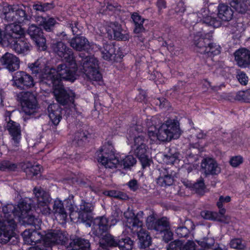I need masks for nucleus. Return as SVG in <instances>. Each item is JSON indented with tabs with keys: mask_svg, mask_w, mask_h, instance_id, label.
Listing matches in <instances>:
<instances>
[{
	"mask_svg": "<svg viewBox=\"0 0 250 250\" xmlns=\"http://www.w3.org/2000/svg\"><path fill=\"white\" fill-rule=\"evenodd\" d=\"M235 60L237 64L241 67L250 65V51L245 48H240L234 53Z\"/></svg>",
	"mask_w": 250,
	"mask_h": 250,
	"instance_id": "23",
	"label": "nucleus"
},
{
	"mask_svg": "<svg viewBox=\"0 0 250 250\" xmlns=\"http://www.w3.org/2000/svg\"><path fill=\"white\" fill-rule=\"evenodd\" d=\"M49 117L52 123L57 125L60 122L62 117V108L57 104H50L47 108Z\"/></svg>",
	"mask_w": 250,
	"mask_h": 250,
	"instance_id": "25",
	"label": "nucleus"
},
{
	"mask_svg": "<svg viewBox=\"0 0 250 250\" xmlns=\"http://www.w3.org/2000/svg\"><path fill=\"white\" fill-rule=\"evenodd\" d=\"M28 68L31 71L32 73L36 75L42 72V66L38 61L29 63Z\"/></svg>",
	"mask_w": 250,
	"mask_h": 250,
	"instance_id": "48",
	"label": "nucleus"
},
{
	"mask_svg": "<svg viewBox=\"0 0 250 250\" xmlns=\"http://www.w3.org/2000/svg\"><path fill=\"white\" fill-rule=\"evenodd\" d=\"M157 6L159 13H161L163 10L166 8V2L164 0H158Z\"/></svg>",
	"mask_w": 250,
	"mask_h": 250,
	"instance_id": "64",
	"label": "nucleus"
},
{
	"mask_svg": "<svg viewBox=\"0 0 250 250\" xmlns=\"http://www.w3.org/2000/svg\"><path fill=\"white\" fill-rule=\"evenodd\" d=\"M0 62L10 71H15L20 67V61L19 58L9 52L6 53L1 57Z\"/></svg>",
	"mask_w": 250,
	"mask_h": 250,
	"instance_id": "20",
	"label": "nucleus"
},
{
	"mask_svg": "<svg viewBox=\"0 0 250 250\" xmlns=\"http://www.w3.org/2000/svg\"><path fill=\"white\" fill-rule=\"evenodd\" d=\"M146 152H143L142 153H140V154L135 153V155L138 157L141 163L143 168L149 167L151 162V160L148 158V156L146 154Z\"/></svg>",
	"mask_w": 250,
	"mask_h": 250,
	"instance_id": "46",
	"label": "nucleus"
},
{
	"mask_svg": "<svg viewBox=\"0 0 250 250\" xmlns=\"http://www.w3.org/2000/svg\"><path fill=\"white\" fill-rule=\"evenodd\" d=\"M230 247L234 249L244 250L246 249V243L240 238H234L232 239L229 243Z\"/></svg>",
	"mask_w": 250,
	"mask_h": 250,
	"instance_id": "44",
	"label": "nucleus"
},
{
	"mask_svg": "<svg viewBox=\"0 0 250 250\" xmlns=\"http://www.w3.org/2000/svg\"><path fill=\"white\" fill-rule=\"evenodd\" d=\"M115 52V48L114 45L106 44L101 51L102 58L105 60L111 61L116 57Z\"/></svg>",
	"mask_w": 250,
	"mask_h": 250,
	"instance_id": "38",
	"label": "nucleus"
},
{
	"mask_svg": "<svg viewBox=\"0 0 250 250\" xmlns=\"http://www.w3.org/2000/svg\"><path fill=\"white\" fill-rule=\"evenodd\" d=\"M29 239L32 245L42 239L44 245L48 247L56 245H65L69 240L68 234L60 229L50 230L45 232L44 234L34 230L30 234Z\"/></svg>",
	"mask_w": 250,
	"mask_h": 250,
	"instance_id": "2",
	"label": "nucleus"
},
{
	"mask_svg": "<svg viewBox=\"0 0 250 250\" xmlns=\"http://www.w3.org/2000/svg\"><path fill=\"white\" fill-rule=\"evenodd\" d=\"M201 169L206 176L217 175L221 171V168L216 160L209 157L203 158L201 163Z\"/></svg>",
	"mask_w": 250,
	"mask_h": 250,
	"instance_id": "13",
	"label": "nucleus"
},
{
	"mask_svg": "<svg viewBox=\"0 0 250 250\" xmlns=\"http://www.w3.org/2000/svg\"><path fill=\"white\" fill-rule=\"evenodd\" d=\"M229 2L230 7L238 13L244 14L248 9L247 3L243 0H229Z\"/></svg>",
	"mask_w": 250,
	"mask_h": 250,
	"instance_id": "37",
	"label": "nucleus"
},
{
	"mask_svg": "<svg viewBox=\"0 0 250 250\" xmlns=\"http://www.w3.org/2000/svg\"><path fill=\"white\" fill-rule=\"evenodd\" d=\"M27 33L40 49L42 50L46 49V39L43 35L42 30L40 27L32 24L29 27Z\"/></svg>",
	"mask_w": 250,
	"mask_h": 250,
	"instance_id": "17",
	"label": "nucleus"
},
{
	"mask_svg": "<svg viewBox=\"0 0 250 250\" xmlns=\"http://www.w3.org/2000/svg\"><path fill=\"white\" fill-rule=\"evenodd\" d=\"M54 94L57 101L61 105H69L74 103L75 95L71 90L61 87L55 88Z\"/></svg>",
	"mask_w": 250,
	"mask_h": 250,
	"instance_id": "15",
	"label": "nucleus"
},
{
	"mask_svg": "<svg viewBox=\"0 0 250 250\" xmlns=\"http://www.w3.org/2000/svg\"><path fill=\"white\" fill-rule=\"evenodd\" d=\"M53 52L60 57L63 58L67 63H69L73 67L76 66V61L71 49L61 41L56 42L51 45Z\"/></svg>",
	"mask_w": 250,
	"mask_h": 250,
	"instance_id": "9",
	"label": "nucleus"
},
{
	"mask_svg": "<svg viewBox=\"0 0 250 250\" xmlns=\"http://www.w3.org/2000/svg\"><path fill=\"white\" fill-rule=\"evenodd\" d=\"M127 185L130 189L132 191H136L139 188L138 183L136 180H130L128 183Z\"/></svg>",
	"mask_w": 250,
	"mask_h": 250,
	"instance_id": "63",
	"label": "nucleus"
},
{
	"mask_svg": "<svg viewBox=\"0 0 250 250\" xmlns=\"http://www.w3.org/2000/svg\"><path fill=\"white\" fill-rule=\"evenodd\" d=\"M70 246L72 247V250H90V247L88 240L81 238L74 239Z\"/></svg>",
	"mask_w": 250,
	"mask_h": 250,
	"instance_id": "36",
	"label": "nucleus"
},
{
	"mask_svg": "<svg viewBox=\"0 0 250 250\" xmlns=\"http://www.w3.org/2000/svg\"><path fill=\"white\" fill-rule=\"evenodd\" d=\"M119 159L115 156L113 148L109 145L102 149V152L98 154V162L104 166L105 168H114L124 166V168L132 167L136 164V160L132 155H127L125 158Z\"/></svg>",
	"mask_w": 250,
	"mask_h": 250,
	"instance_id": "1",
	"label": "nucleus"
},
{
	"mask_svg": "<svg viewBox=\"0 0 250 250\" xmlns=\"http://www.w3.org/2000/svg\"><path fill=\"white\" fill-rule=\"evenodd\" d=\"M17 98L26 114L30 115L36 112L38 105L36 97L32 92H21L18 94Z\"/></svg>",
	"mask_w": 250,
	"mask_h": 250,
	"instance_id": "7",
	"label": "nucleus"
},
{
	"mask_svg": "<svg viewBox=\"0 0 250 250\" xmlns=\"http://www.w3.org/2000/svg\"><path fill=\"white\" fill-rule=\"evenodd\" d=\"M14 209L12 205H7L2 208V211L0 212V243L1 244L8 243L13 236L16 224L13 218V213L9 214L8 210Z\"/></svg>",
	"mask_w": 250,
	"mask_h": 250,
	"instance_id": "3",
	"label": "nucleus"
},
{
	"mask_svg": "<svg viewBox=\"0 0 250 250\" xmlns=\"http://www.w3.org/2000/svg\"><path fill=\"white\" fill-rule=\"evenodd\" d=\"M19 168L18 165L10 161L3 160L0 162V170L6 171H15Z\"/></svg>",
	"mask_w": 250,
	"mask_h": 250,
	"instance_id": "43",
	"label": "nucleus"
},
{
	"mask_svg": "<svg viewBox=\"0 0 250 250\" xmlns=\"http://www.w3.org/2000/svg\"><path fill=\"white\" fill-rule=\"evenodd\" d=\"M1 17L7 21H16L15 5H8L3 7Z\"/></svg>",
	"mask_w": 250,
	"mask_h": 250,
	"instance_id": "35",
	"label": "nucleus"
},
{
	"mask_svg": "<svg viewBox=\"0 0 250 250\" xmlns=\"http://www.w3.org/2000/svg\"><path fill=\"white\" fill-rule=\"evenodd\" d=\"M231 198L229 196L224 197L220 196L219 198L218 201L217 202V206L218 208L223 207V204L229 203L230 201Z\"/></svg>",
	"mask_w": 250,
	"mask_h": 250,
	"instance_id": "59",
	"label": "nucleus"
},
{
	"mask_svg": "<svg viewBox=\"0 0 250 250\" xmlns=\"http://www.w3.org/2000/svg\"><path fill=\"white\" fill-rule=\"evenodd\" d=\"M229 163L233 167H237L243 163V158L240 155L232 156L230 158Z\"/></svg>",
	"mask_w": 250,
	"mask_h": 250,
	"instance_id": "51",
	"label": "nucleus"
},
{
	"mask_svg": "<svg viewBox=\"0 0 250 250\" xmlns=\"http://www.w3.org/2000/svg\"><path fill=\"white\" fill-rule=\"evenodd\" d=\"M196 244L193 241H188L185 245H182L181 250H195Z\"/></svg>",
	"mask_w": 250,
	"mask_h": 250,
	"instance_id": "60",
	"label": "nucleus"
},
{
	"mask_svg": "<svg viewBox=\"0 0 250 250\" xmlns=\"http://www.w3.org/2000/svg\"><path fill=\"white\" fill-rule=\"evenodd\" d=\"M146 225L148 229L154 230L158 233H162L169 229V222L167 217L156 219L153 213L146 218Z\"/></svg>",
	"mask_w": 250,
	"mask_h": 250,
	"instance_id": "11",
	"label": "nucleus"
},
{
	"mask_svg": "<svg viewBox=\"0 0 250 250\" xmlns=\"http://www.w3.org/2000/svg\"><path fill=\"white\" fill-rule=\"evenodd\" d=\"M12 205L14 207V209L12 210L8 209V211L9 212V214H11V212L13 213V218L14 219L16 217L19 218L23 217V216L28 214L31 210V206L30 204L24 202L20 203L17 207L14 206L13 204Z\"/></svg>",
	"mask_w": 250,
	"mask_h": 250,
	"instance_id": "28",
	"label": "nucleus"
},
{
	"mask_svg": "<svg viewBox=\"0 0 250 250\" xmlns=\"http://www.w3.org/2000/svg\"><path fill=\"white\" fill-rule=\"evenodd\" d=\"M117 246L120 250H132L134 242L129 237L122 238L118 240Z\"/></svg>",
	"mask_w": 250,
	"mask_h": 250,
	"instance_id": "42",
	"label": "nucleus"
},
{
	"mask_svg": "<svg viewBox=\"0 0 250 250\" xmlns=\"http://www.w3.org/2000/svg\"><path fill=\"white\" fill-rule=\"evenodd\" d=\"M163 232L164 233L163 239L165 242L167 243L172 239L173 233L169 230V229H167V230H165Z\"/></svg>",
	"mask_w": 250,
	"mask_h": 250,
	"instance_id": "62",
	"label": "nucleus"
},
{
	"mask_svg": "<svg viewBox=\"0 0 250 250\" xmlns=\"http://www.w3.org/2000/svg\"><path fill=\"white\" fill-rule=\"evenodd\" d=\"M131 19L134 24L133 32L135 34H140L145 31V28L144 23L147 19L143 18L137 13H133L131 15Z\"/></svg>",
	"mask_w": 250,
	"mask_h": 250,
	"instance_id": "32",
	"label": "nucleus"
},
{
	"mask_svg": "<svg viewBox=\"0 0 250 250\" xmlns=\"http://www.w3.org/2000/svg\"><path fill=\"white\" fill-rule=\"evenodd\" d=\"M135 231H130L133 234L137 235L141 249L148 247L151 243V239L148 232L143 228V223H139Z\"/></svg>",
	"mask_w": 250,
	"mask_h": 250,
	"instance_id": "21",
	"label": "nucleus"
},
{
	"mask_svg": "<svg viewBox=\"0 0 250 250\" xmlns=\"http://www.w3.org/2000/svg\"><path fill=\"white\" fill-rule=\"evenodd\" d=\"M179 153L176 152L174 154H167L165 155L164 160L167 164H174L176 161L179 160Z\"/></svg>",
	"mask_w": 250,
	"mask_h": 250,
	"instance_id": "50",
	"label": "nucleus"
},
{
	"mask_svg": "<svg viewBox=\"0 0 250 250\" xmlns=\"http://www.w3.org/2000/svg\"><path fill=\"white\" fill-rule=\"evenodd\" d=\"M40 170L41 167L40 165H36L35 166H32L27 174H32L33 176L37 175L40 173Z\"/></svg>",
	"mask_w": 250,
	"mask_h": 250,
	"instance_id": "61",
	"label": "nucleus"
},
{
	"mask_svg": "<svg viewBox=\"0 0 250 250\" xmlns=\"http://www.w3.org/2000/svg\"><path fill=\"white\" fill-rule=\"evenodd\" d=\"M33 192L37 199V211L45 215H50L51 209L49 205L51 198L48 193L40 187H35Z\"/></svg>",
	"mask_w": 250,
	"mask_h": 250,
	"instance_id": "8",
	"label": "nucleus"
},
{
	"mask_svg": "<svg viewBox=\"0 0 250 250\" xmlns=\"http://www.w3.org/2000/svg\"><path fill=\"white\" fill-rule=\"evenodd\" d=\"M77 25L78 23L76 21L68 22L66 25L67 27L69 28L71 30L73 35H78L80 33L79 29Z\"/></svg>",
	"mask_w": 250,
	"mask_h": 250,
	"instance_id": "56",
	"label": "nucleus"
},
{
	"mask_svg": "<svg viewBox=\"0 0 250 250\" xmlns=\"http://www.w3.org/2000/svg\"><path fill=\"white\" fill-rule=\"evenodd\" d=\"M106 32L108 37L117 40L126 41L129 38L128 33L116 22L110 23L106 28Z\"/></svg>",
	"mask_w": 250,
	"mask_h": 250,
	"instance_id": "14",
	"label": "nucleus"
},
{
	"mask_svg": "<svg viewBox=\"0 0 250 250\" xmlns=\"http://www.w3.org/2000/svg\"><path fill=\"white\" fill-rule=\"evenodd\" d=\"M53 212L57 217L59 218L60 221L62 222L66 221L67 218V213L62 201L58 199L54 201Z\"/></svg>",
	"mask_w": 250,
	"mask_h": 250,
	"instance_id": "31",
	"label": "nucleus"
},
{
	"mask_svg": "<svg viewBox=\"0 0 250 250\" xmlns=\"http://www.w3.org/2000/svg\"><path fill=\"white\" fill-rule=\"evenodd\" d=\"M160 175L157 179V183L161 187L172 185L177 177V173L171 168H163L159 169Z\"/></svg>",
	"mask_w": 250,
	"mask_h": 250,
	"instance_id": "16",
	"label": "nucleus"
},
{
	"mask_svg": "<svg viewBox=\"0 0 250 250\" xmlns=\"http://www.w3.org/2000/svg\"><path fill=\"white\" fill-rule=\"evenodd\" d=\"M70 45L75 50L81 51L86 50L89 47V42L84 37L76 36L70 41Z\"/></svg>",
	"mask_w": 250,
	"mask_h": 250,
	"instance_id": "27",
	"label": "nucleus"
},
{
	"mask_svg": "<svg viewBox=\"0 0 250 250\" xmlns=\"http://www.w3.org/2000/svg\"><path fill=\"white\" fill-rule=\"evenodd\" d=\"M94 209V205L92 203L82 200L79 208H77L79 219L83 222L91 220Z\"/></svg>",
	"mask_w": 250,
	"mask_h": 250,
	"instance_id": "19",
	"label": "nucleus"
},
{
	"mask_svg": "<svg viewBox=\"0 0 250 250\" xmlns=\"http://www.w3.org/2000/svg\"><path fill=\"white\" fill-rule=\"evenodd\" d=\"M148 136L151 140L155 141L158 140V131L156 132L155 127H149L148 130Z\"/></svg>",
	"mask_w": 250,
	"mask_h": 250,
	"instance_id": "58",
	"label": "nucleus"
},
{
	"mask_svg": "<svg viewBox=\"0 0 250 250\" xmlns=\"http://www.w3.org/2000/svg\"><path fill=\"white\" fill-rule=\"evenodd\" d=\"M179 129L176 125L167 121L159 127L158 130V140L162 142L170 141L174 138V135L178 132Z\"/></svg>",
	"mask_w": 250,
	"mask_h": 250,
	"instance_id": "12",
	"label": "nucleus"
},
{
	"mask_svg": "<svg viewBox=\"0 0 250 250\" xmlns=\"http://www.w3.org/2000/svg\"><path fill=\"white\" fill-rule=\"evenodd\" d=\"M9 46L18 54H25L30 49L31 45L26 39L21 37H16V39L10 38L8 39Z\"/></svg>",
	"mask_w": 250,
	"mask_h": 250,
	"instance_id": "18",
	"label": "nucleus"
},
{
	"mask_svg": "<svg viewBox=\"0 0 250 250\" xmlns=\"http://www.w3.org/2000/svg\"><path fill=\"white\" fill-rule=\"evenodd\" d=\"M217 16L223 21H229L233 16V11L227 4L219 3L217 7Z\"/></svg>",
	"mask_w": 250,
	"mask_h": 250,
	"instance_id": "29",
	"label": "nucleus"
},
{
	"mask_svg": "<svg viewBox=\"0 0 250 250\" xmlns=\"http://www.w3.org/2000/svg\"><path fill=\"white\" fill-rule=\"evenodd\" d=\"M5 31L9 36L8 38L16 39V37H21L24 34V31L21 25L15 23L6 25Z\"/></svg>",
	"mask_w": 250,
	"mask_h": 250,
	"instance_id": "33",
	"label": "nucleus"
},
{
	"mask_svg": "<svg viewBox=\"0 0 250 250\" xmlns=\"http://www.w3.org/2000/svg\"><path fill=\"white\" fill-rule=\"evenodd\" d=\"M147 139H146L142 134L136 136L134 138V144L133 148L135 153H142L143 152H147L148 148L146 143Z\"/></svg>",
	"mask_w": 250,
	"mask_h": 250,
	"instance_id": "30",
	"label": "nucleus"
},
{
	"mask_svg": "<svg viewBox=\"0 0 250 250\" xmlns=\"http://www.w3.org/2000/svg\"><path fill=\"white\" fill-rule=\"evenodd\" d=\"M69 67L65 64H59L57 68L56 71L50 72L45 74L43 76L47 80L49 84L56 86L59 85L62 80L73 82L75 80V73L77 70L78 64L76 63L75 67H73L72 65L68 63Z\"/></svg>",
	"mask_w": 250,
	"mask_h": 250,
	"instance_id": "4",
	"label": "nucleus"
},
{
	"mask_svg": "<svg viewBox=\"0 0 250 250\" xmlns=\"http://www.w3.org/2000/svg\"><path fill=\"white\" fill-rule=\"evenodd\" d=\"M103 241L105 244L109 247H117L118 240L115 239V238L110 234H106L103 236Z\"/></svg>",
	"mask_w": 250,
	"mask_h": 250,
	"instance_id": "47",
	"label": "nucleus"
},
{
	"mask_svg": "<svg viewBox=\"0 0 250 250\" xmlns=\"http://www.w3.org/2000/svg\"><path fill=\"white\" fill-rule=\"evenodd\" d=\"M26 8H27V7L23 5L21 7L15 5L16 16L18 17V18H16V21H18L19 22H21L29 20L30 17L26 13Z\"/></svg>",
	"mask_w": 250,
	"mask_h": 250,
	"instance_id": "41",
	"label": "nucleus"
},
{
	"mask_svg": "<svg viewBox=\"0 0 250 250\" xmlns=\"http://www.w3.org/2000/svg\"><path fill=\"white\" fill-rule=\"evenodd\" d=\"M182 245L183 243L181 240H176L170 243L167 250H181Z\"/></svg>",
	"mask_w": 250,
	"mask_h": 250,
	"instance_id": "53",
	"label": "nucleus"
},
{
	"mask_svg": "<svg viewBox=\"0 0 250 250\" xmlns=\"http://www.w3.org/2000/svg\"><path fill=\"white\" fill-rule=\"evenodd\" d=\"M20 219L22 220L25 225L34 226L36 229H38L40 228L41 221L40 219L35 218L34 216L28 214Z\"/></svg>",
	"mask_w": 250,
	"mask_h": 250,
	"instance_id": "40",
	"label": "nucleus"
},
{
	"mask_svg": "<svg viewBox=\"0 0 250 250\" xmlns=\"http://www.w3.org/2000/svg\"><path fill=\"white\" fill-rule=\"evenodd\" d=\"M109 228L110 225L106 217L102 216L97 218L94 221V229L95 230L93 231V233L100 237L102 236L104 232L107 231Z\"/></svg>",
	"mask_w": 250,
	"mask_h": 250,
	"instance_id": "24",
	"label": "nucleus"
},
{
	"mask_svg": "<svg viewBox=\"0 0 250 250\" xmlns=\"http://www.w3.org/2000/svg\"><path fill=\"white\" fill-rule=\"evenodd\" d=\"M186 10V8L183 2L180 1L176 4L173 9L170 10L171 14H174V13L181 15Z\"/></svg>",
	"mask_w": 250,
	"mask_h": 250,
	"instance_id": "52",
	"label": "nucleus"
},
{
	"mask_svg": "<svg viewBox=\"0 0 250 250\" xmlns=\"http://www.w3.org/2000/svg\"><path fill=\"white\" fill-rule=\"evenodd\" d=\"M175 231L179 237H186L189 234V230L185 227H178Z\"/></svg>",
	"mask_w": 250,
	"mask_h": 250,
	"instance_id": "54",
	"label": "nucleus"
},
{
	"mask_svg": "<svg viewBox=\"0 0 250 250\" xmlns=\"http://www.w3.org/2000/svg\"><path fill=\"white\" fill-rule=\"evenodd\" d=\"M37 21L39 24L43 26L44 30L48 32L51 31L55 24L56 23V21L53 18L46 19L42 16H39L37 18Z\"/></svg>",
	"mask_w": 250,
	"mask_h": 250,
	"instance_id": "39",
	"label": "nucleus"
},
{
	"mask_svg": "<svg viewBox=\"0 0 250 250\" xmlns=\"http://www.w3.org/2000/svg\"><path fill=\"white\" fill-rule=\"evenodd\" d=\"M87 139V136L83 131H79L75 133L73 141L77 143L82 141H83Z\"/></svg>",
	"mask_w": 250,
	"mask_h": 250,
	"instance_id": "55",
	"label": "nucleus"
},
{
	"mask_svg": "<svg viewBox=\"0 0 250 250\" xmlns=\"http://www.w3.org/2000/svg\"><path fill=\"white\" fill-rule=\"evenodd\" d=\"M237 78L239 83L244 85L247 84L248 82V77L243 72H240L237 75Z\"/></svg>",
	"mask_w": 250,
	"mask_h": 250,
	"instance_id": "57",
	"label": "nucleus"
},
{
	"mask_svg": "<svg viewBox=\"0 0 250 250\" xmlns=\"http://www.w3.org/2000/svg\"><path fill=\"white\" fill-rule=\"evenodd\" d=\"M211 33H208L200 37H195L194 44L196 51L203 54L208 59L212 60V57L220 54L221 47L212 42Z\"/></svg>",
	"mask_w": 250,
	"mask_h": 250,
	"instance_id": "5",
	"label": "nucleus"
},
{
	"mask_svg": "<svg viewBox=\"0 0 250 250\" xmlns=\"http://www.w3.org/2000/svg\"><path fill=\"white\" fill-rule=\"evenodd\" d=\"M79 57L82 66L83 72L86 78L90 81H99L102 78V75L98 70V61L93 56H85L83 53L80 54Z\"/></svg>",
	"mask_w": 250,
	"mask_h": 250,
	"instance_id": "6",
	"label": "nucleus"
},
{
	"mask_svg": "<svg viewBox=\"0 0 250 250\" xmlns=\"http://www.w3.org/2000/svg\"><path fill=\"white\" fill-rule=\"evenodd\" d=\"M124 216L126 219V227L130 231H135L138 228L137 225L139 223L138 220H134L135 214L132 210L128 209L124 212Z\"/></svg>",
	"mask_w": 250,
	"mask_h": 250,
	"instance_id": "34",
	"label": "nucleus"
},
{
	"mask_svg": "<svg viewBox=\"0 0 250 250\" xmlns=\"http://www.w3.org/2000/svg\"><path fill=\"white\" fill-rule=\"evenodd\" d=\"M208 10L203 8L201 10L200 12L197 13H193L191 15V17H194L197 16L199 19V21L205 23L206 24L210 26H212L214 27H218L220 24V21L217 20L215 18L211 16L208 15ZM198 20H197V21Z\"/></svg>",
	"mask_w": 250,
	"mask_h": 250,
	"instance_id": "22",
	"label": "nucleus"
},
{
	"mask_svg": "<svg viewBox=\"0 0 250 250\" xmlns=\"http://www.w3.org/2000/svg\"><path fill=\"white\" fill-rule=\"evenodd\" d=\"M235 99L245 103H250V88L245 91H238L235 96Z\"/></svg>",
	"mask_w": 250,
	"mask_h": 250,
	"instance_id": "45",
	"label": "nucleus"
},
{
	"mask_svg": "<svg viewBox=\"0 0 250 250\" xmlns=\"http://www.w3.org/2000/svg\"><path fill=\"white\" fill-rule=\"evenodd\" d=\"M193 188L195 192L200 194H203L204 192L205 186L203 179H201L194 184Z\"/></svg>",
	"mask_w": 250,
	"mask_h": 250,
	"instance_id": "49",
	"label": "nucleus"
},
{
	"mask_svg": "<svg viewBox=\"0 0 250 250\" xmlns=\"http://www.w3.org/2000/svg\"><path fill=\"white\" fill-rule=\"evenodd\" d=\"M7 128L15 145L19 143L21 138V130L20 124L9 119L7 124Z\"/></svg>",
	"mask_w": 250,
	"mask_h": 250,
	"instance_id": "26",
	"label": "nucleus"
},
{
	"mask_svg": "<svg viewBox=\"0 0 250 250\" xmlns=\"http://www.w3.org/2000/svg\"><path fill=\"white\" fill-rule=\"evenodd\" d=\"M12 85L20 90L33 87L35 82L32 76L23 71L16 72L11 80Z\"/></svg>",
	"mask_w": 250,
	"mask_h": 250,
	"instance_id": "10",
	"label": "nucleus"
}]
</instances>
